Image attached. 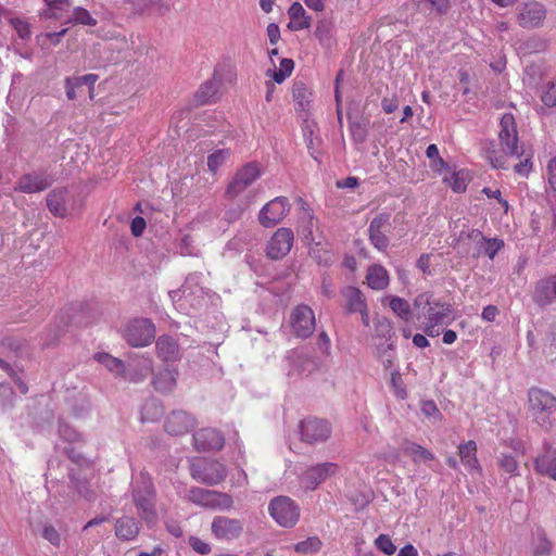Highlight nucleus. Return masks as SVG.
Masks as SVG:
<instances>
[{
    "label": "nucleus",
    "mask_w": 556,
    "mask_h": 556,
    "mask_svg": "<svg viewBox=\"0 0 556 556\" xmlns=\"http://www.w3.org/2000/svg\"><path fill=\"white\" fill-rule=\"evenodd\" d=\"M132 503L137 508V515L149 527L154 526L157 520L156 490L148 471L142 470L135 478L131 486Z\"/></svg>",
    "instance_id": "1"
},
{
    "label": "nucleus",
    "mask_w": 556,
    "mask_h": 556,
    "mask_svg": "<svg viewBox=\"0 0 556 556\" xmlns=\"http://www.w3.org/2000/svg\"><path fill=\"white\" fill-rule=\"evenodd\" d=\"M414 308L424 315V331L429 337H438L440 334L438 327L454 320L452 305L433 299L429 293L418 294L414 300Z\"/></svg>",
    "instance_id": "2"
},
{
    "label": "nucleus",
    "mask_w": 556,
    "mask_h": 556,
    "mask_svg": "<svg viewBox=\"0 0 556 556\" xmlns=\"http://www.w3.org/2000/svg\"><path fill=\"white\" fill-rule=\"evenodd\" d=\"M529 412L533 420L544 429L549 428L556 413V396L542 389L529 390Z\"/></svg>",
    "instance_id": "3"
},
{
    "label": "nucleus",
    "mask_w": 556,
    "mask_h": 556,
    "mask_svg": "<svg viewBox=\"0 0 556 556\" xmlns=\"http://www.w3.org/2000/svg\"><path fill=\"white\" fill-rule=\"evenodd\" d=\"M189 115L190 109L184 108L177 110L170 119L169 124V137L172 139L180 138L184 136L188 137H211V136H219L223 131H216L214 126H208L204 128L201 124H197L192 127H189Z\"/></svg>",
    "instance_id": "4"
},
{
    "label": "nucleus",
    "mask_w": 556,
    "mask_h": 556,
    "mask_svg": "<svg viewBox=\"0 0 556 556\" xmlns=\"http://www.w3.org/2000/svg\"><path fill=\"white\" fill-rule=\"evenodd\" d=\"M271 518L283 528H292L300 519L299 505L288 496H276L268 505Z\"/></svg>",
    "instance_id": "5"
},
{
    "label": "nucleus",
    "mask_w": 556,
    "mask_h": 556,
    "mask_svg": "<svg viewBox=\"0 0 556 556\" xmlns=\"http://www.w3.org/2000/svg\"><path fill=\"white\" fill-rule=\"evenodd\" d=\"M187 497L193 504L205 508L229 510L233 507V500L229 494L214 490L194 486L188 491Z\"/></svg>",
    "instance_id": "6"
},
{
    "label": "nucleus",
    "mask_w": 556,
    "mask_h": 556,
    "mask_svg": "<svg viewBox=\"0 0 556 556\" xmlns=\"http://www.w3.org/2000/svg\"><path fill=\"white\" fill-rule=\"evenodd\" d=\"M123 337L134 348L147 346L155 338V326L147 318L134 319L126 325Z\"/></svg>",
    "instance_id": "7"
},
{
    "label": "nucleus",
    "mask_w": 556,
    "mask_h": 556,
    "mask_svg": "<svg viewBox=\"0 0 556 556\" xmlns=\"http://www.w3.org/2000/svg\"><path fill=\"white\" fill-rule=\"evenodd\" d=\"M191 477L204 484L216 485L225 480L226 469L216 460L198 459L190 466Z\"/></svg>",
    "instance_id": "8"
},
{
    "label": "nucleus",
    "mask_w": 556,
    "mask_h": 556,
    "mask_svg": "<svg viewBox=\"0 0 556 556\" xmlns=\"http://www.w3.org/2000/svg\"><path fill=\"white\" fill-rule=\"evenodd\" d=\"M261 176L260 165L250 162L240 167L226 188V197L236 199L241 195Z\"/></svg>",
    "instance_id": "9"
},
{
    "label": "nucleus",
    "mask_w": 556,
    "mask_h": 556,
    "mask_svg": "<svg viewBox=\"0 0 556 556\" xmlns=\"http://www.w3.org/2000/svg\"><path fill=\"white\" fill-rule=\"evenodd\" d=\"M545 5L538 1L522 2L516 10V20L520 27L526 29L539 28L546 18Z\"/></svg>",
    "instance_id": "10"
},
{
    "label": "nucleus",
    "mask_w": 556,
    "mask_h": 556,
    "mask_svg": "<svg viewBox=\"0 0 556 556\" xmlns=\"http://www.w3.org/2000/svg\"><path fill=\"white\" fill-rule=\"evenodd\" d=\"M290 325L295 337L306 339L315 330L316 320L313 309L304 304L298 305L290 315Z\"/></svg>",
    "instance_id": "11"
},
{
    "label": "nucleus",
    "mask_w": 556,
    "mask_h": 556,
    "mask_svg": "<svg viewBox=\"0 0 556 556\" xmlns=\"http://www.w3.org/2000/svg\"><path fill=\"white\" fill-rule=\"evenodd\" d=\"M291 204L286 197H277L265 204L258 213V222L269 228L279 224L290 212Z\"/></svg>",
    "instance_id": "12"
},
{
    "label": "nucleus",
    "mask_w": 556,
    "mask_h": 556,
    "mask_svg": "<svg viewBox=\"0 0 556 556\" xmlns=\"http://www.w3.org/2000/svg\"><path fill=\"white\" fill-rule=\"evenodd\" d=\"M339 466L327 462L308 467L301 476V483L306 490L314 491L330 477L337 475Z\"/></svg>",
    "instance_id": "13"
},
{
    "label": "nucleus",
    "mask_w": 556,
    "mask_h": 556,
    "mask_svg": "<svg viewBox=\"0 0 556 556\" xmlns=\"http://www.w3.org/2000/svg\"><path fill=\"white\" fill-rule=\"evenodd\" d=\"M294 235L290 228L277 229L266 245V255L271 260L283 258L293 245Z\"/></svg>",
    "instance_id": "14"
},
{
    "label": "nucleus",
    "mask_w": 556,
    "mask_h": 556,
    "mask_svg": "<svg viewBox=\"0 0 556 556\" xmlns=\"http://www.w3.org/2000/svg\"><path fill=\"white\" fill-rule=\"evenodd\" d=\"M300 432L302 441L315 444L326 441L331 433L329 424L317 418H308L301 422Z\"/></svg>",
    "instance_id": "15"
},
{
    "label": "nucleus",
    "mask_w": 556,
    "mask_h": 556,
    "mask_svg": "<svg viewBox=\"0 0 556 556\" xmlns=\"http://www.w3.org/2000/svg\"><path fill=\"white\" fill-rule=\"evenodd\" d=\"M54 180V176L47 172L28 173L18 179L14 190L24 193L40 192L48 189Z\"/></svg>",
    "instance_id": "16"
},
{
    "label": "nucleus",
    "mask_w": 556,
    "mask_h": 556,
    "mask_svg": "<svg viewBox=\"0 0 556 556\" xmlns=\"http://www.w3.org/2000/svg\"><path fill=\"white\" fill-rule=\"evenodd\" d=\"M211 530L217 539L231 541L242 534L243 525L239 519L216 516L212 521Z\"/></svg>",
    "instance_id": "17"
},
{
    "label": "nucleus",
    "mask_w": 556,
    "mask_h": 556,
    "mask_svg": "<svg viewBox=\"0 0 556 556\" xmlns=\"http://www.w3.org/2000/svg\"><path fill=\"white\" fill-rule=\"evenodd\" d=\"M195 427V419L184 410L172 412L164 424L165 431L170 435H184Z\"/></svg>",
    "instance_id": "18"
},
{
    "label": "nucleus",
    "mask_w": 556,
    "mask_h": 556,
    "mask_svg": "<svg viewBox=\"0 0 556 556\" xmlns=\"http://www.w3.org/2000/svg\"><path fill=\"white\" fill-rule=\"evenodd\" d=\"M533 300L540 306H547L556 301V275L545 277L536 282Z\"/></svg>",
    "instance_id": "19"
},
{
    "label": "nucleus",
    "mask_w": 556,
    "mask_h": 556,
    "mask_svg": "<svg viewBox=\"0 0 556 556\" xmlns=\"http://www.w3.org/2000/svg\"><path fill=\"white\" fill-rule=\"evenodd\" d=\"M193 440L199 451L220 450L225 444L223 434L214 428L201 429L193 435Z\"/></svg>",
    "instance_id": "20"
},
{
    "label": "nucleus",
    "mask_w": 556,
    "mask_h": 556,
    "mask_svg": "<svg viewBox=\"0 0 556 556\" xmlns=\"http://www.w3.org/2000/svg\"><path fill=\"white\" fill-rule=\"evenodd\" d=\"M389 224V215L380 214L376 216L368 228L370 242L379 251H384L389 245V239L383 233V228Z\"/></svg>",
    "instance_id": "21"
},
{
    "label": "nucleus",
    "mask_w": 556,
    "mask_h": 556,
    "mask_svg": "<svg viewBox=\"0 0 556 556\" xmlns=\"http://www.w3.org/2000/svg\"><path fill=\"white\" fill-rule=\"evenodd\" d=\"M70 201L66 188H55L47 195V206L51 214L56 217H65L67 215V203Z\"/></svg>",
    "instance_id": "22"
},
{
    "label": "nucleus",
    "mask_w": 556,
    "mask_h": 556,
    "mask_svg": "<svg viewBox=\"0 0 556 556\" xmlns=\"http://www.w3.org/2000/svg\"><path fill=\"white\" fill-rule=\"evenodd\" d=\"M157 356L165 362H175L180 357L177 341L170 336H161L155 343Z\"/></svg>",
    "instance_id": "23"
},
{
    "label": "nucleus",
    "mask_w": 556,
    "mask_h": 556,
    "mask_svg": "<svg viewBox=\"0 0 556 556\" xmlns=\"http://www.w3.org/2000/svg\"><path fill=\"white\" fill-rule=\"evenodd\" d=\"M140 531V523L131 516H122L115 522V535L122 541H132Z\"/></svg>",
    "instance_id": "24"
},
{
    "label": "nucleus",
    "mask_w": 556,
    "mask_h": 556,
    "mask_svg": "<svg viewBox=\"0 0 556 556\" xmlns=\"http://www.w3.org/2000/svg\"><path fill=\"white\" fill-rule=\"evenodd\" d=\"M46 9L40 12L43 18L59 20L65 16H71L73 11L72 0H43Z\"/></svg>",
    "instance_id": "25"
},
{
    "label": "nucleus",
    "mask_w": 556,
    "mask_h": 556,
    "mask_svg": "<svg viewBox=\"0 0 556 556\" xmlns=\"http://www.w3.org/2000/svg\"><path fill=\"white\" fill-rule=\"evenodd\" d=\"M467 238L478 244L483 243L484 247V253L493 260L496 253L502 249L504 245L503 240L500 239H489L486 240L483 236V233L478 229H472L469 232H460L459 239L464 240V238Z\"/></svg>",
    "instance_id": "26"
},
{
    "label": "nucleus",
    "mask_w": 556,
    "mask_h": 556,
    "mask_svg": "<svg viewBox=\"0 0 556 556\" xmlns=\"http://www.w3.org/2000/svg\"><path fill=\"white\" fill-rule=\"evenodd\" d=\"M401 450L408 456H410L412 460L415 464H428L431 467L430 463L435 459L434 454L427 450L426 447L412 442L409 440H404L401 444Z\"/></svg>",
    "instance_id": "27"
},
{
    "label": "nucleus",
    "mask_w": 556,
    "mask_h": 556,
    "mask_svg": "<svg viewBox=\"0 0 556 556\" xmlns=\"http://www.w3.org/2000/svg\"><path fill=\"white\" fill-rule=\"evenodd\" d=\"M288 15L290 17V22L288 24V28L290 30L298 31L307 29L311 26L312 18L300 2H293L290 5Z\"/></svg>",
    "instance_id": "28"
},
{
    "label": "nucleus",
    "mask_w": 556,
    "mask_h": 556,
    "mask_svg": "<svg viewBox=\"0 0 556 556\" xmlns=\"http://www.w3.org/2000/svg\"><path fill=\"white\" fill-rule=\"evenodd\" d=\"M220 86V79L215 76L213 79L203 83L194 93V101L198 105L211 103L215 100Z\"/></svg>",
    "instance_id": "29"
},
{
    "label": "nucleus",
    "mask_w": 556,
    "mask_h": 556,
    "mask_svg": "<svg viewBox=\"0 0 556 556\" xmlns=\"http://www.w3.org/2000/svg\"><path fill=\"white\" fill-rule=\"evenodd\" d=\"M367 285L374 290H383L389 285V274L381 265L370 266L366 275Z\"/></svg>",
    "instance_id": "30"
},
{
    "label": "nucleus",
    "mask_w": 556,
    "mask_h": 556,
    "mask_svg": "<svg viewBox=\"0 0 556 556\" xmlns=\"http://www.w3.org/2000/svg\"><path fill=\"white\" fill-rule=\"evenodd\" d=\"M130 3L132 8L140 13H157L164 14L169 10L164 0H125Z\"/></svg>",
    "instance_id": "31"
},
{
    "label": "nucleus",
    "mask_w": 556,
    "mask_h": 556,
    "mask_svg": "<svg viewBox=\"0 0 556 556\" xmlns=\"http://www.w3.org/2000/svg\"><path fill=\"white\" fill-rule=\"evenodd\" d=\"M535 470L556 481V453L548 452L540 455L534 460Z\"/></svg>",
    "instance_id": "32"
},
{
    "label": "nucleus",
    "mask_w": 556,
    "mask_h": 556,
    "mask_svg": "<svg viewBox=\"0 0 556 556\" xmlns=\"http://www.w3.org/2000/svg\"><path fill=\"white\" fill-rule=\"evenodd\" d=\"M343 296L345 299L346 309L349 313H357L367 306L365 296L358 288L346 287L343 290Z\"/></svg>",
    "instance_id": "33"
},
{
    "label": "nucleus",
    "mask_w": 556,
    "mask_h": 556,
    "mask_svg": "<svg viewBox=\"0 0 556 556\" xmlns=\"http://www.w3.org/2000/svg\"><path fill=\"white\" fill-rule=\"evenodd\" d=\"M476 453L477 444L475 441H468L458 446L460 460L469 470L479 469V462Z\"/></svg>",
    "instance_id": "34"
},
{
    "label": "nucleus",
    "mask_w": 556,
    "mask_h": 556,
    "mask_svg": "<svg viewBox=\"0 0 556 556\" xmlns=\"http://www.w3.org/2000/svg\"><path fill=\"white\" fill-rule=\"evenodd\" d=\"M176 382L177 374L170 369L160 371L152 381L155 390L160 392H170L175 388Z\"/></svg>",
    "instance_id": "35"
},
{
    "label": "nucleus",
    "mask_w": 556,
    "mask_h": 556,
    "mask_svg": "<svg viewBox=\"0 0 556 556\" xmlns=\"http://www.w3.org/2000/svg\"><path fill=\"white\" fill-rule=\"evenodd\" d=\"M292 97L299 109L304 111L312 101V92L307 86L301 81H294L292 86Z\"/></svg>",
    "instance_id": "36"
},
{
    "label": "nucleus",
    "mask_w": 556,
    "mask_h": 556,
    "mask_svg": "<svg viewBox=\"0 0 556 556\" xmlns=\"http://www.w3.org/2000/svg\"><path fill=\"white\" fill-rule=\"evenodd\" d=\"M294 68V62L291 59H282L279 68H268L266 76L270 77L275 83L282 84L289 77Z\"/></svg>",
    "instance_id": "37"
},
{
    "label": "nucleus",
    "mask_w": 556,
    "mask_h": 556,
    "mask_svg": "<svg viewBox=\"0 0 556 556\" xmlns=\"http://www.w3.org/2000/svg\"><path fill=\"white\" fill-rule=\"evenodd\" d=\"M498 139H518V130L513 114L506 113L500 121Z\"/></svg>",
    "instance_id": "38"
},
{
    "label": "nucleus",
    "mask_w": 556,
    "mask_h": 556,
    "mask_svg": "<svg viewBox=\"0 0 556 556\" xmlns=\"http://www.w3.org/2000/svg\"><path fill=\"white\" fill-rule=\"evenodd\" d=\"M303 222H305V225H302L298 228V233L302 237V240L306 244L313 245L317 242L313 233V230L317 226V223L314 219V216L308 211L305 212L303 216Z\"/></svg>",
    "instance_id": "39"
},
{
    "label": "nucleus",
    "mask_w": 556,
    "mask_h": 556,
    "mask_svg": "<svg viewBox=\"0 0 556 556\" xmlns=\"http://www.w3.org/2000/svg\"><path fill=\"white\" fill-rule=\"evenodd\" d=\"M94 358L100 363L102 364L103 366H105V368H108V370H110L111 372H113L114 375L116 376H123L124 372H125V365L124 363L108 354V353H97L94 355Z\"/></svg>",
    "instance_id": "40"
},
{
    "label": "nucleus",
    "mask_w": 556,
    "mask_h": 556,
    "mask_svg": "<svg viewBox=\"0 0 556 556\" xmlns=\"http://www.w3.org/2000/svg\"><path fill=\"white\" fill-rule=\"evenodd\" d=\"M388 299L389 306L396 316L404 321H409L412 319L410 305L405 299L399 296H390Z\"/></svg>",
    "instance_id": "41"
},
{
    "label": "nucleus",
    "mask_w": 556,
    "mask_h": 556,
    "mask_svg": "<svg viewBox=\"0 0 556 556\" xmlns=\"http://www.w3.org/2000/svg\"><path fill=\"white\" fill-rule=\"evenodd\" d=\"M323 547V542L318 536H309L304 541L294 544L293 549L296 553L309 555L318 553Z\"/></svg>",
    "instance_id": "42"
},
{
    "label": "nucleus",
    "mask_w": 556,
    "mask_h": 556,
    "mask_svg": "<svg viewBox=\"0 0 556 556\" xmlns=\"http://www.w3.org/2000/svg\"><path fill=\"white\" fill-rule=\"evenodd\" d=\"M333 23L329 20H320L317 23L315 29V36L319 40V42L324 46H328L331 42L332 34H333Z\"/></svg>",
    "instance_id": "43"
},
{
    "label": "nucleus",
    "mask_w": 556,
    "mask_h": 556,
    "mask_svg": "<svg viewBox=\"0 0 556 556\" xmlns=\"http://www.w3.org/2000/svg\"><path fill=\"white\" fill-rule=\"evenodd\" d=\"M230 151L228 149H220L214 151L207 157V167L212 174H216L218 168L226 163L229 159Z\"/></svg>",
    "instance_id": "44"
},
{
    "label": "nucleus",
    "mask_w": 556,
    "mask_h": 556,
    "mask_svg": "<svg viewBox=\"0 0 556 556\" xmlns=\"http://www.w3.org/2000/svg\"><path fill=\"white\" fill-rule=\"evenodd\" d=\"M443 182L452 188L455 192H464L467 188L466 177L463 172H453L443 177Z\"/></svg>",
    "instance_id": "45"
},
{
    "label": "nucleus",
    "mask_w": 556,
    "mask_h": 556,
    "mask_svg": "<svg viewBox=\"0 0 556 556\" xmlns=\"http://www.w3.org/2000/svg\"><path fill=\"white\" fill-rule=\"evenodd\" d=\"M327 243H324L323 241H318L313 245H309V253L312 257H314L318 264L321 265H329L332 262L331 254L329 251L325 248Z\"/></svg>",
    "instance_id": "46"
},
{
    "label": "nucleus",
    "mask_w": 556,
    "mask_h": 556,
    "mask_svg": "<svg viewBox=\"0 0 556 556\" xmlns=\"http://www.w3.org/2000/svg\"><path fill=\"white\" fill-rule=\"evenodd\" d=\"M502 150L507 156L522 157L528 153L525 141H498Z\"/></svg>",
    "instance_id": "47"
},
{
    "label": "nucleus",
    "mask_w": 556,
    "mask_h": 556,
    "mask_svg": "<svg viewBox=\"0 0 556 556\" xmlns=\"http://www.w3.org/2000/svg\"><path fill=\"white\" fill-rule=\"evenodd\" d=\"M67 22L88 25V26H96V24H97V20H94L90 15V13L81 7L73 8L72 14H71L70 18L67 20Z\"/></svg>",
    "instance_id": "48"
},
{
    "label": "nucleus",
    "mask_w": 556,
    "mask_h": 556,
    "mask_svg": "<svg viewBox=\"0 0 556 556\" xmlns=\"http://www.w3.org/2000/svg\"><path fill=\"white\" fill-rule=\"evenodd\" d=\"M163 415V407L156 401L147 402L142 407V421H154Z\"/></svg>",
    "instance_id": "49"
},
{
    "label": "nucleus",
    "mask_w": 556,
    "mask_h": 556,
    "mask_svg": "<svg viewBox=\"0 0 556 556\" xmlns=\"http://www.w3.org/2000/svg\"><path fill=\"white\" fill-rule=\"evenodd\" d=\"M552 543L546 538L545 533L543 531H539L536 533V540L533 546V555L534 556H545L549 555L552 552Z\"/></svg>",
    "instance_id": "50"
},
{
    "label": "nucleus",
    "mask_w": 556,
    "mask_h": 556,
    "mask_svg": "<svg viewBox=\"0 0 556 556\" xmlns=\"http://www.w3.org/2000/svg\"><path fill=\"white\" fill-rule=\"evenodd\" d=\"M546 177L549 187L556 191V156L551 159L546 165ZM553 229L556 231V207L554 208Z\"/></svg>",
    "instance_id": "51"
},
{
    "label": "nucleus",
    "mask_w": 556,
    "mask_h": 556,
    "mask_svg": "<svg viewBox=\"0 0 556 556\" xmlns=\"http://www.w3.org/2000/svg\"><path fill=\"white\" fill-rule=\"evenodd\" d=\"M422 414L428 417L432 422H438L442 419V414L433 401H425L421 404Z\"/></svg>",
    "instance_id": "52"
},
{
    "label": "nucleus",
    "mask_w": 556,
    "mask_h": 556,
    "mask_svg": "<svg viewBox=\"0 0 556 556\" xmlns=\"http://www.w3.org/2000/svg\"><path fill=\"white\" fill-rule=\"evenodd\" d=\"M376 547L384 553L386 555H393L396 551V546L393 544L391 538L388 534H380L375 540Z\"/></svg>",
    "instance_id": "53"
},
{
    "label": "nucleus",
    "mask_w": 556,
    "mask_h": 556,
    "mask_svg": "<svg viewBox=\"0 0 556 556\" xmlns=\"http://www.w3.org/2000/svg\"><path fill=\"white\" fill-rule=\"evenodd\" d=\"M0 368L8 372V375L12 378V380L15 382L17 388L23 394H26L28 391V388L26 383L22 380V378L15 372V370L3 359L0 358Z\"/></svg>",
    "instance_id": "54"
},
{
    "label": "nucleus",
    "mask_w": 556,
    "mask_h": 556,
    "mask_svg": "<svg viewBox=\"0 0 556 556\" xmlns=\"http://www.w3.org/2000/svg\"><path fill=\"white\" fill-rule=\"evenodd\" d=\"M41 536L55 547H59L61 544V535L52 525H45L42 527Z\"/></svg>",
    "instance_id": "55"
},
{
    "label": "nucleus",
    "mask_w": 556,
    "mask_h": 556,
    "mask_svg": "<svg viewBox=\"0 0 556 556\" xmlns=\"http://www.w3.org/2000/svg\"><path fill=\"white\" fill-rule=\"evenodd\" d=\"M498 465L507 473H515L518 469L517 460L514 456L508 454H501Z\"/></svg>",
    "instance_id": "56"
},
{
    "label": "nucleus",
    "mask_w": 556,
    "mask_h": 556,
    "mask_svg": "<svg viewBox=\"0 0 556 556\" xmlns=\"http://www.w3.org/2000/svg\"><path fill=\"white\" fill-rule=\"evenodd\" d=\"M11 24L16 30L20 38L27 39L30 37V27L27 22L22 21L20 18H12Z\"/></svg>",
    "instance_id": "57"
},
{
    "label": "nucleus",
    "mask_w": 556,
    "mask_h": 556,
    "mask_svg": "<svg viewBox=\"0 0 556 556\" xmlns=\"http://www.w3.org/2000/svg\"><path fill=\"white\" fill-rule=\"evenodd\" d=\"M190 546L201 555H206L211 552V546L206 542L202 541L197 536H191L189 539Z\"/></svg>",
    "instance_id": "58"
},
{
    "label": "nucleus",
    "mask_w": 556,
    "mask_h": 556,
    "mask_svg": "<svg viewBox=\"0 0 556 556\" xmlns=\"http://www.w3.org/2000/svg\"><path fill=\"white\" fill-rule=\"evenodd\" d=\"M76 81V86L80 87L83 85H88L90 87V98H92L93 86L98 80V75L96 74H87L80 77L73 78Z\"/></svg>",
    "instance_id": "59"
},
{
    "label": "nucleus",
    "mask_w": 556,
    "mask_h": 556,
    "mask_svg": "<svg viewBox=\"0 0 556 556\" xmlns=\"http://www.w3.org/2000/svg\"><path fill=\"white\" fill-rule=\"evenodd\" d=\"M542 101L547 106L556 105V80L552 83L551 86L544 91Z\"/></svg>",
    "instance_id": "60"
},
{
    "label": "nucleus",
    "mask_w": 556,
    "mask_h": 556,
    "mask_svg": "<svg viewBox=\"0 0 556 556\" xmlns=\"http://www.w3.org/2000/svg\"><path fill=\"white\" fill-rule=\"evenodd\" d=\"M430 167L439 174L450 172L448 164L440 155L430 160Z\"/></svg>",
    "instance_id": "61"
},
{
    "label": "nucleus",
    "mask_w": 556,
    "mask_h": 556,
    "mask_svg": "<svg viewBox=\"0 0 556 556\" xmlns=\"http://www.w3.org/2000/svg\"><path fill=\"white\" fill-rule=\"evenodd\" d=\"M131 233L135 237H140L146 229V220L143 217L137 216L131 220L130 225Z\"/></svg>",
    "instance_id": "62"
},
{
    "label": "nucleus",
    "mask_w": 556,
    "mask_h": 556,
    "mask_svg": "<svg viewBox=\"0 0 556 556\" xmlns=\"http://www.w3.org/2000/svg\"><path fill=\"white\" fill-rule=\"evenodd\" d=\"M531 153L528 152L523 155V160H521L518 164L514 165L516 173L518 174H527L531 167Z\"/></svg>",
    "instance_id": "63"
},
{
    "label": "nucleus",
    "mask_w": 556,
    "mask_h": 556,
    "mask_svg": "<svg viewBox=\"0 0 556 556\" xmlns=\"http://www.w3.org/2000/svg\"><path fill=\"white\" fill-rule=\"evenodd\" d=\"M380 357L386 369L390 368L393 365L394 350L391 344L387 346V349L383 351Z\"/></svg>",
    "instance_id": "64"
}]
</instances>
